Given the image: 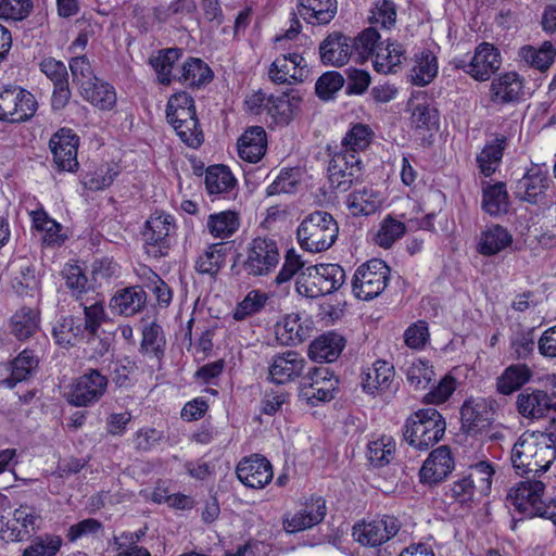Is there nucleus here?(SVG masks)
<instances>
[{"mask_svg": "<svg viewBox=\"0 0 556 556\" xmlns=\"http://www.w3.org/2000/svg\"><path fill=\"white\" fill-rule=\"evenodd\" d=\"M68 68L72 74L73 83L78 88V91L98 79L89 59L85 54L73 56L68 62Z\"/></svg>", "mask_w": 556, "mask_h": 556, "instance_id": "nucleus-61", "label": "nucleus"}, {"mask_svg": "<svg viewBox=\"0 0 556 556\" xmlns=\"http://www.w3.org/2000/svg\"><path fill=\"white\" fill-rule=\"evenodd\" d=\"M34 9L33 0H0V20L21 22Z\"/></svg>", "mask_w": 556, "mask_h": 556, "instance_id": "nucleus-62", "label": "nucleus"}, {"mask_svg": "<svg viewBox=\"0 0 556 556\" xmlns=\"http://www.w3.org/2000/svg\"><path fill=\"white\" fill-rule=\"evenodd\" d=\"M338 235V223L326 211H315L308 214L296 230L301 248L309 252L328 250L336 242Z\"/></svg>", "mask_w": 556, "mask_h": 556, "instance_id": "nucleus-4", "label": "nucleus"}, {"mask_svg": "<svg viewBox=\"0 0 556 556\" xmlns=\"http://www.w3.org/2000/svg\"><path fill=\"white\" fill-rule=\"evenodd\" d=\"M374 132L368 125L356 123L345 134L341 141V150L358 155L372 141Z\"/></svg>", "mask_w": 556, "mask_h": 556, "instance_id": "nucleus-50", "label": "nucleus"}, {"mask_svg": "<svg viewBox=\"0 0 556 556\" xmlns=\"http://www.w3.org/2000/svg\"><path fill=\"white\" fill-rule=\"evenodd\" d=\"M10 328L15 338L26 340L38 330L39 316L34 309L22 307L11 317Z\"/></svg>", "mask_w": 556, "mask_h": 556, "instance_id": "nucleus-49", "label": "nucleus"}, {"mask_svg": "<svg viewBox=\"0 0 556 556\" xmlns=\"http://www.w3.org/2000/svg\"><path fill=\"white\" fill-rule=\"evenodd\" d=\"M549 453V446H543L532 440L519 439L511 450V463L518 475L546 472L552 460L536 462L543 454Z\"/></svg>", "mask_w": 556, "mask_h": 556, "instance_id": "nucleus-12", "label": "nucleus"}, {"mask_svg": "<svg viewBox=\"0 0 556 556\" xmlns=\"http://www.w3.org/2000/svg\"><path fill=\"white\" fill-rule=\"evenodd\" d=\"M304 58L296 53L281 54L275 59L268 70V76L275 84H296L302 83L308 73Z\"/></svg>", "mask_w": 556, "mask_h": 556, "instance_id": "nucleus-17", "label": "nucleus"}, {"mask_svg": "<svg viewBox=\"0 0 556 556\" xmlns=\"http://www.w3.org/2000/svg\"><path fill=\"white\" fill-rule=\"evenodd\" d=\"M522 79L517 73H505L491 83L490 99L501 105L517 102L522 94Z\"/></svg>", "mask_w": 556, "mask_h": 556, "instance_id": "nucleus-24", "label": "nucleus"}, {"mask_svg": "<svg viewBox=\"0 0 556 556\" xmlns=\"http://www.w3.org/2000/svg\"><path fill=\"white\" fill-rule=\"evenodd\" d=\"M454 466L451 448L442 445L433 450L424 462L419 470V480L425 485H437L453 471Z\"/></svg>", "mask_w": 556, "mask_h": 556, "instance_id": "nucleus-18", "label": "nucleus"}, {"mask_svg": "<svg viewBox=\"0 0 556 556\" xmlns=\"http://www.w3.org/2000/svg\"><path fill=\"white\" fill-rule=\"evenodd\" d=\"M279 260L277 242L271 238L257 237L249 243L242 267L248 275L267 276L276 268Z\"/></svg>", "mask_w": 556, "mask_h": 556, "instance_id": "nucleus-8", "label": "nucleus"}, {"mask_svg": "<svg viewBox=\"0 0 556 556\" xmlns=\"http://www.w3.org/2000/svg\"><path fill=\"white\" fill-rule=\"evenodd\" d=\"M551 179L547 169L533 164L523 176L515 182L513 193L516 199L530 203L541 204L545 201Z\"/></svg>", "mask_w": 556, "mask_h": 556, "instance_id": "nucleus-13", "label": "nucleus"}, {"mask_svg": "<svg viewBox=\"0 0 556 556\" xmlns=\"http://www.w3.org/2000/svg\"><path fill=\"white\" fill-rule=\"evenodd\" d=\"M239 227V217L235 212L225 211L218 214H212L207 220L210 232L216 238H228L237 231Z\"/></svg>", "mask_w": 556, "mask_h": 556, "instance_id": "nucleus-57", "label": "nucleus"}, {"mask_svg": "<svg viewBox=\"0 0 556 556\" xmlns=\"http://www.w3.org/2000/svg\"><path fill=\"white\" fill-rule=\"evenodd\" d=\"M79 94L84 100L90 102L100 110L110 111L116 104V92L114 87L99 78L88 87H84Z\"/></svg>", "mask_w": 556, "mask_h": 556, "instance_id": "nucleus-37", "label": "nucleus"}, {"mask_svg": "<svg viewBox=\"0 0 556 556\" xmlns=\"http://www.w3.org/2000/svg\"><path fill=\"white\" fill-rule=\"evenodd\" d=\"M348 207L354 216H368L377 212L380 206L379 194L368 187L352 192L346 201Z\"/></svg>", "mask_w": 556, "mask_h": 556, "instance_id": "nucleus-47", "label": "nucleus"}, {"mask_svg": "<svg viewBox=\"0 0 556 556\" xmlns=\"http://www.w3.org/2000/svg\"><path fill=\"white\" fill-rule=\"evenodd\" d=\"M445 429V419L435 408H421L407 417L403 437L416 450L427 451L442 440Z\"/></svg>", "mask_w": 556, "mask_h": 556, "instance_id": "nucleus-1", "label": "nucleus"}, {"mask_svg": "<svg viewBox=\"0 0 556 556\" xmlns=\"http://www.w3.org/2000/svg\"><path fill=\"white\" fill-rule=\"evenodd\" d=\"M405 232L406 226L404 223L393 218L392 216H388L381 222L380 228L374 240L379 247L389 249L396 240L403 237Z\"/></svg>", "mask_w": 556, "mask_h": 556, "instance_id": "nucleus-59", "label": "nucleus"}, {"mask_svg": "<svg viewBox=\"0 0 556 556\" xmlns=\"http://www.w3.org/2000/svg\"><path fill=\"white\" fill-rule=\"evenodd\" d=\"M62 543V538L55 534L43 533L31 536L30 544L24 548L22 556H55L60 552Z\"/></svg>", "mask_w": 556, "mask_h": 556, "instance_id": "nucleus-54", "label": "nucleus"}, {"mask_svg": "<svg viewBox=\"0 0 556 556\" xmlns=\"http://www.w3.org/2000/svg\"><path fill=\"white\" fill-rule=\"evenodd\" d=\"M306 361L295 351H287L271 357L268 379L276 384H285L302 376Z\"/></svg>", "mask_w": 556, "mask_h": 556, "instance_id": "nucleus-20", "label": "nucleus"}, {"mask_svg": "<svg viewBox=\"0 0 556 556\" xmlns=\"http://www.w3.org/2000/svg\"><path fill=\"white\" fill-rule=\"evenodd\" d=\"M166 339L160 325L152 323L142 331L141 351L153 354L157 359L164 357Z\"/></svg>", "mask_w": 556, "mask_h": 556, "instance_id": "nucleus-58", "label": "nucleus"}, {"mask_svg": "<svg viewBox=\"0 0 556 556\" xmlns=\"http://www.w3.org/2000/svg\"><path fill=\"white\" fill-rule=\"evenodd\" d=\"M338 12L337 0H298V14L312 25H327Z\"/></svg>", "mask_w": 556, "mask_h": 556, "instance_id": "nucleus-25", "label": "nucleus"}, {"mask_svg": "<svg viewBox=\"0 0 556 556\" xmlns=\"http://www.w3.org/2000/svg\"><path fill=\"white\" fill-rule=\"evenodd\" d=\"M387 46L377 50L376 59H374V67L377 72L388 74L394 71L402 62L404 53L403 47L400 43L391 42L387 39Z\"/></svg>", "mask_w": 556, "mask_h": 556, "instance_id": "nucleus-53", "label": "nucleus"}, {"mask_svg": "<svg viewBox=\"0 0 556 556\" xmlns=\"http://www.w3.org/2000/svg\"><path fill=\"white\" fill-rule=\"evenodd\" d=\"M531 377L532 370L527 365H510L497 378L496 390L503 395H509L523 387Z\"/></svg>", "mask_w": 556, "mask_h": 556, "instance_id": "nucleus-36", "label": "nucleus"}, {"mask_svg": "<svg viewBox=\"0 0 556 556\" xmlns=\"http://www.w3.org/2000/svg\"><path fill=\"white\" fill-rule=\"evenodd\" d=\"M345 281V271L338 264H318L305 267L298 276L299 294L317 299L339 290Z\"/></svg>", "mask_w": 556, "mask_h": 556, "instance_id": "nucleus-2", "label": "nucleus"}, {"mask_svg": "<svg viewBox=\"0 0 556 556\" xmlns=\"http://www.w3.org/2000/svg\"><path fill=\"white\" fill-rule=\"evenodd\" d=\"M438 74L437 58L430 51H422L412 70V83L416 86H426Z\"/></svg>", "mask_w": 556, "mask_h": 556, "instance_id": "nucleus-56", "label": "nucleus"}, {"mask_svg": "<svg viewBox=\"0 0 556 556\" xmlns=\"http://www.w3.org/2000/svg\"><path fill=\"white\" fill-rule=\"evenodd\" d=\"M344 345L345 340L341 334L324 333L311 343L308 355L313 361L331 363L340 356Z\"/></svg>", "mask_w": 556, "mask_h": 556, "instance_id": "nucleus-31", "label": "nucleus"}, {"mask_svg": "<svg viewBox=\"0 0 556 556\" xmlns=\"http://www.w3.org/2000/svg\"><path fill=\"white\" fill-rule=\"evenodd\" d=\"M236 179L230 169L223 164L207 167L205 173V187L210 194H224L236 186Z\"/></svg>", "mask_w": 556, "mask_h": 556, "instance_id": "nucleus-45", "label": "nucleus"}, {"mask_svg": "<svg viewBox=\"0 0 556 556\" xmlns=\"http://www.w3.org/2000/svg\"><path fill=\"white\" fill-rule=\"evenodd\" d=\"M400 527L395 517L386 515L369 522L356 523L352 534L359 544L375 547L396 535Z\"/></svg>", "mask_w": 556, "mask_h": 556, "instance_id": "nucleus-15", "label": "nucleus"}, {"mask_svg": "<svg viewBox=\"0 0 556 556\" xmlns=\"http://www.w3.org/2000/svg\"><path fill=\"white\" fill-rule=\"evenodd\" d=\"M518 55L529 66L545 72L555 61L556 48L551 41H544L539 49L532 46L521 47Z\"/></svg>", "mask_w": 556, "mask_h": 556, "instance_id": "nucleus-39", "label": "nucleus"}, {"mask_svg": "<svg viewBox=\"0 0 556 556\" xmlns=\"http://www.w3.org/2000/svg\"><path fill=\"white\" fill-rule=\"evenodd\" d=\"M326 516V503L323 498L312 501L303 509L290 518L283 520V529L287 532L294 533L306 530L318 525Z\"/></svg>", "mask_w": 556, "mask_h": 556, "instance_id": "nucleus-28", "label": "nucleus"}, {"mask_svg": "<svg viewBox=\"0 0 556 556\" xmlns=\"http://www.w3.org/2000/svg\"><path fill=\"white\" fill-rule=\"evenodd\" d=\"M146 301L147 294L141 287H127L115 293L110 307L119 315L134 316L143 308Z\"/></svg>", "mask_w": 556, "mask_h": 556, "instance_id": "nucleus-29", "label": "nucleus"}, {"mask_svg": "<svg viewBox=\"0 0 556 556\" xmlns=\"http://www.w3.org/2000/svg\"><path fill=\"white\" fill-rule=\"evenodd\" d=\"M38 102L35 96L16 85L0 87V122L21 124L36 114Z\"/></svg>", "mask_w": 556, "mask_h": 556, "instance_id": "nucleus-5", "label": "nucleus"}, {"mask_svg": "<svg viewBox=\"0 0 556 556\" xmlns=\"http://www.w3.org/2000/svg\"><path fill=\"white\" fill-rule=\"evenodd\" d=\"M78 303L84 311L85 324L83 328L90 336L88 339V342L90 343L91 340L98 337V330L105 319L103 298L100 293L96 292L92 295L83 299V301H78Z\"/></svg>", "mask_w": 556, "mask_h": 556, "instance_id": "nucleus-35", "label": "nucleus"}, {"mask_svg": "<svg viewBox=\"0 0 556 556\" xmlns=\"http://www.w3.org/2000/svg\"><path fill=\"white\" fill-rule=\"evenodd\" d=\"M506 147L507 137L504 135H496L491 142L484 146L476 159L480 173L483 176L490 177L496 172Z\"/></svg>", "mask_w": 556, "mask_h": 556, "instance_id": "nucleus-34", "label": "nucleus"}, {"mask_svg": "<svg viewBox=\"0 0 556 556\" xmlns=\"http://www.w3.org/2000/svg\"><path fill=\"white\" fill-rule=\"evenodd\" d=\"M381 36L377 28L371 26L364 29L352 40V52L357 54L361 61L367 60L369 56L376 59L377 50L382 47Z\"/></svg>", "mask_w": 556, "mask_h": 556, "instance_id": "nucleus-51", "label": "nucleus"}, {"mask_svg": "<svg viewBox=\"0 0 556 556\" xmlns=\"http://www.w3.org/2000/svg\"><path fill=\"white\" fill-rule=\"evenodd\" d=\"M109 379L99 369L88 368L73 380L66 394L67 402L76 407H89L106 393Z\"/></svg>", "mask_w": 556, "mask_h": 556, "instance_id": "nucleus-7", "label": "nucleus"}, {"mask_svg": "<svg viewBox=\"0 0 556 556\" xmlns=\"http://www.w3.org/2000/svg\"><path fill=\"white\" fill-rule=\"evenodd\" d=\"M301 98L289 92L268 97L266 112L277 125H288L299 109Z\"/></svg>", "mask_w": 556, "mask_h": 556, "instance_id": "nucleus-32", "label": "nucleus"}, {"mask_svg": "<svg viewBox=\"0 0 556 556\" xmlns=\"http://www.w3.org/2000/svg\"><path fill=\"white\" fill-rule=\"evenodd\" d=\"M390 268L379 260L372 258L361 265L352 280V291L361 300L369 301L378 296L387 287Z\"/></svg>", "mask_w": 556, "mask_h": 556, "instance_id": "nucleus-6", "label": "nucleus"}, {"mask_svg": "<svg viewBox=\"0 0 556 556\" xmlns=\"http://www.w3.org/2000/svg\"><path fill=\"white\" fill-rule=\"evenodd\" d=\"M41 516L34 507L21 505L13 511V522L20 525L18 529H13V538L17 541H25L33 536L40 529Z\"/></svg>", "mask_w": 556, "mask_h": 556, "instance_id": "nucleus-38", "label": "nucleus"}, {"mask_svg": "<svg viewBox=\"0 0 556 556\" xmlns=\"http://www.w3.org/2000/svg\"><path fill=\"white\" fill-rule=\"evenodd\" d=\"M545 484L539 480L527 479L508 493V501L525 517L551 518L548 508L542 503Z\"/></svg>", "mask_w": 556, "mask_h": 556, "instance_id": "nucleus-10", "label": "nucleus"}, {"mask_svg": "<svg viewBox=\"0 0 556 556\" xmlns=\"http://www.w3.org/2000/svg\"><path fill=\"white\" fill-rule=\"evenodd\" d=\"M226 262L224 243L208 245L195 261L194 268L199 274L215 277Z\"/></svg>", "mask_w": 556, "mask_h": 556, "instance_id": "nucleus-46", "label": "nucleus"}, {"mask_svg": "<svg viewBox=\"0 0 556 556\" xmlns=\"http://www.w3.org/2000/svg\"><path fill=\"white\" fill-rule=\"evenodd\" d=\"M213 76V71L203 60L189 58L182 63L179 74L174 75V79L189 88H201L210 84Z\"/></svg>", "mask_w": 556, "mask_h": 556, "instance_id": "nucleus-30", "label": "nucleus"}, {"mask_svg": "<svg viewBox=\"0 0 556 556\" xmlns=\"http://www.w3.org/2000/svg\"><path fill=\"white\" fill-rule=\"evenodd\" d=\"M84 328L81 324L76 323L73 316L61 318L52 328V336L55 342L61 346H73L83 336Z\"/></svg>", "mask_w": 556, "mask_h": 556, "instance_id": "nucleus-55", "label": "nucleus"}, {"mask_svg": "<svg viewBox=\"0 0 556 556\" xmlns=\"http://www.w3.org/2000/svg\"><path fill=\"white\" fill-rule=\"evenodd\" d=\"M276 337L281 344L296 345L308 337V328L301 324L299 314H289L276 325Z\"/></svg>", "mask_w": 556, "mask_h": 556, "instance_id": "nucleus-42", "label": "nucleus"}, {"mask_svg": "<svg viewBox=\"0 0 556 556\" xmlns=\"http://www.w3.org/2000/svg\"><path fill=\"white\" fill-rule=\"evenodd\" d=\"M434 371L429 362H414L407 369L406 378L415 390H425L434 378Z\"/></svg>", "mask_w": 556, "mask_h": 556, "instance_id": "nucleus-63", "label": "nucleus"}, {"mask_svg": "<svg viewBox=\"0 0 556 556\" xmlns=\"http://www.w3.org/2000/svg\"><path fill=\"white\" fill-rule=\"evenodd\" d=\"M62 277L71 295L78 302L96 293L94 287L88 283V278L80 266L66 264L62 270Z\"/></svg>", "mask_w": 556, "mask_h": 556, "instance_id": "nucleus-40", "label": "nucleus"}, {"mask_svg": "<svg viewBox=\"0 0 556 556\" xmlns=\"http://www.w3.org/2000/svg\"><path fill=\"white\" fill-rule=\"evenodd\" d=\"M166 118L189 147L197 148L203 142L204 137L195 114L194 100L187 92H178L169 98Z\"/></svg>", "mask_w": 556, "mask_h": 556, "instance_id": "nucleus-3", "label": "nucleus"}, {"mask_svg": "<svg viewBox=\"0 0 556 556\" xmlns=\"http://www.w3.org/2000/svg\"><path fill=\"white\" fill-rule=\"evenodd\" d=\"M516 406L518 413L529 419L545 417L551 409L556 410V402L552 403L549 395L542 390L525 389L517 396Z\"/></svg>", "mask_w": 556, "mask_h": 556, "instance_id": "nucleus-23", "label": "nucleus"}, {"mask_svg": "<svg viewBox=\"0 0 556 556\" xmlns=\"http://www.w3.org/2000/svg\"><path fill=\"white\" fill-rule=\"evenodd\" d=\"M267 149L266 131L261 126H252L238 139L239 156L249 163L262 160Z\"/></svg>", "mask_w": 556, "mask_h": 556, "instance_id": "nucleus-26", "label": "nucleus"}, {"mask_svg": "<svg viewBox=\"0 0 556 556\" xmlns=\"http://www.w3.org/2000/svg\"><path fill=\"white\" fill-rule=\"evenodd\" d=\"M344 83L345 80L339 72H326L315 84L316 94L323 100H329L344 86Z\"/></svg>", "mask_w": 556, "mask_h": 556, "instance_id": "nucleus-64", "label": "nucleus"}, {"mask_svg": "<svg viewBox=\"0 0 556 556\" xmlns=\"http://www.w3.org/2000/svg\"><path fill=\"white\" fill-rule=\"evenodd\" d=\"M238 479L247 486L262 489L273 479V467L268 459L252 455L239 462L236 468Z\"/></svg>", "mask_w": 556, "mask_h": 556, "instance_id": "nucleus-19", "label": "nucleus"}, {"mask_svg": "<svg viewBox=\"0 0 556 556\" xmlns=\"http://www.w3.org/2000/svg\"><path fill=\"white\" fill-rule=\"evenodd\" d=\"M39 363L31 350L22 351L11 363V376L1 383L7 388H14L17 382L26 380L35 371Z\"/></svg>", "mask_w": 556, "mask_h": 556, "instance_id": "nucleus-41", "label": "nucleus"}, {"mask_svg": "<svg viewBox=\"0 0 556 556\" xmlns=\"http://www.w3.org/2000/svg\"><path fill=\"white\" fill-rule=\"evenodd\" d=\"M394 369L384 361H377L371 369L363 374L364 391L374 394L377 390L388 389L392 382Z\"/></svg>", "mask_w": 556, "mask_h": 556, "instance_id": "nucleus-43", "label": "nucleus"}, {"mask_svg": "<svg viewBox=\"0 0 556 556\" xmlns=\"http://www.w3.org/2000/svg\"><path fill=\"white\" fill-rule=\"evenodd\" d=\"M491 413L483 401L467 400L460 408L463 428L468 434L481 432L490 425Z\"/></svg>", "mask_w": 556, "mask_h": 556, "instance_id": "nucleus-33", "label": "nucleus"}, {"mask_svg": "<svg viewBox=\"0 0 556 556\" xmlns=\"http://www.w3.org/2000/svg\"><path fill=\"white\" fill-rule=\"evenodd\" d=\"M352 54V39L340 31L329 34L319 45L320 61L327 66H343Z\"/></svg>", "mask_w": 556, "mask_h": 556, "instance_id": "nucleus-21", "label": "nucleus"}, {"mask_svg": "<svg viewBox=\"0 0 556 556\" xmlns=\"http://www.w3.org/2000/svg\"><path fill=\"white\" fill-rule=\"evenodd\" d=\"M182 50L179 48H167L160 50L156 55L149 59V64L157 74V79L162 85H169L174 79L172 75L175 63L181 58Z\"/></svg>", "mask_w": 556, "mask_h": 556, "instance_id": "nucleus-44", "label": "nucleus"}, {"mask_svg": "<svg viewBox=\"0 0 556 556\" xmlns=\"http://www.w3.org/2000/svg\"><path fill=\"white\" fill-rule=\"evenodd\" d=\"M328 165L331 186L342 192L348 191L354 182L361 180L364 164L361 157L343 150L333 152Z\"/></svg>", "mask_w": 556, "mask_h": 556, "instance_id": "nucleus-9", "label": "nucleus"}, {"mask_svg": "<svg viewBox=\"0 0 556 556\" xmlns=\"http://www.w3.org/2000/svg\"><path fill=\"white\" fill-rule=\"evenodd\" d=\"M508 206V193L504 182H496L483 187L482 207L488 214L496 216L506 213Z\"/></svg>", "mask_w": 556, "mask_h": 556, "instance_id": "nucleus-48", "label": "nucleus"}, {"mask_svg": "<svg viewBox=\"0 0 556 556\" xmlns=\"http://www.w3.org/2000/svg\"><path fill=\"white\" fill-rule=\"evenodd\" d=\"M49 146L53 154V161L60 170L73 173L78 169L79 137L72 129H60L51 137Z\"/></svg>", "mask_w": 556, "mask_h": 556, "instance_id": "nucleus-16", "label": "nucleus"}, {"mask_svg": "<svg viewBox=\"0 0 556 556\" xmlns=\"http://www.w3.org/2000/svg\"><path fill=\"white\" fill-rule=\"evenodd\" d=\"M34 226L41 233V240L47 245H60L65 239L61 233V225L43 212L34 216Z\"/></svg>", "mask_w": 556, "mask_h": 556, "instance_id": "nucleus-60", "label": "nucleus"}, {"mask_svg": "<svg viewBox=\"0 0 556 556\" xmlns=\"http://www.w3.org/2000/svg\"><path fill=\"white\" fill-rule=\"evenodd\" d=\"M395 441L392 437L382 435L370 441L367 446V458L375 467H383L394 458Z\"/></svg>", "mask_w": 556, "mask_h": 556, "instance_id": "nucleus-52", "label": "nucleus"}, {"mask_svg": "<svg viewBox=\"0 0 556 556\" xmlns=\"http://www.w3.org/2000/svg\"><path fill=\"white\" fill-rule=\"evenodd\" d=\"M513 235L502 225L493 224L481 231L477 251L484 256H493L510 248Z\"/></svg>", "mask_w": 556, "mask_h": 556, "instance_id": "nucleus-27", "label": "nucleus"}, {"mask_svg": "<svg viewBox=\"0 0 556 556\" xmlns=\"http://www.w3.org/2000/svg\"><path fill=\"white\" fill-rule=\"evenodd\" d=\"M339 380L326 366L313 367L303 377L300 393L308 401L327 402L333 399Z\"/></svg>", "mask_w": 556, "mask_h": 556, "instance_id": "nucleus-14", "label": "nucleus"}, {"mask_svg": "<svg viewBox=\"0 0 556 556\" xmlns=\"http://www.w3.org/2000/svg\"><path fill=\"white\" fill-rule=\"evenodd\" d=\"M502 64L501 53L497 48L489 42L480 43L469 62L468 74L479 81L488 80Z\"/></svg>", "mask_w": 556, "mask_h": 556, "instance_id": "nucleus-22", "label": "nucleus"}, {"mask_svg": "<svg viewBox=\"0 0 556 556\" xmlns=\"http://www.w3.org/2000/svg\"><path fill=\"white\" fill-rule=\"evenodd\" d=\"M175 232L174 218L168 214L154 213L146 222L142 232L147 253L162 257L168 253Z\"/></svg>", "mask_w": 556, "mask_h": 556, "instance_id": "nucleus-11", "label": "nucleus"}]
</instances>
